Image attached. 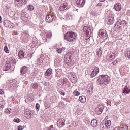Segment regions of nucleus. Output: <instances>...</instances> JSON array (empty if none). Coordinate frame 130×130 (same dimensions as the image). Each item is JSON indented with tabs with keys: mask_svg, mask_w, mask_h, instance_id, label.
<instances>
[{
	"mask_svg": "<svg viewBox=\"0 0 130 130\" xmlns=\"http://www.w3.org/2000/svg\"><path fill=\"white\" fill-rule=\"evenodd\" d=\"M87 126H84L83 127V130H87Z\"/></svg>",
	"mask_w": 130,
	"mask_h": 130,
	"instance_id": "obj_57",
	"label": "nucleus"
},
{
	"mask_svg": "<svg viewBox=\"0 0 130 130\" xmlns=\"http://www.w3.org/2000/svg\"><path fill=\"white\" fill-rule=\"evenodd\" d=\"M113 130H120V128L116 127Z\"/></svg>",
	"mask_w": 130,
	"mask_h": 130,
	"instance_id": "obj_54",
	"label": "nucleus"
},
{
	"mask_svg": "<svg viewBox=\"0 0 130 130\" xmlns=\"http://www.w3.org/2000/svg\"><path fill=\"white\" fill-rule=\"evenodd\" d=\"M126 55H127L128 58H130V51H128L127 52H126Z\"/></svg>",
	"mask_w": 130,
	"mask_h": 130,
	"instance_id": "obj_41",
	"label": "nucleus"
},
{
	"mask_svg": "<svg viewBox=\"0 0 130 130\" xmlns=\"http://www.w3.org/2000/svg\"><path fill=\"white\" fill-rule=\"evenodd\" d=\"M12 61L13 63H15V64H16V60L15 59H12Z\"/></svg>",
	"mask_w": 130,
	"mask_h": 130,
	"instance_id": "obj_55",
	"label": "nucleus"
},
{
	"mask_svg": "<svg viewBox=\"0 0 130 130\" xmlns=\"http://www.w3.org/2000/svg\"><path fill=\"white\" fill-rule=\"evenodd\" d=\"M79 101L82 102V96H80L79 98Z\"/></svg>",
	"mask_w": 130,
	"mask_h": 130,
	"instance_id": "obj_56",
	"label": "nucleus"
},
{
	"mask_svg": "<svg viewBox=\"0 0 130 130\" xmlns=\"http://www.w3.org/2000/svg\"><path fill=\"white\" fill-rule=\"evenodd\" d=\"M114 9L117 12H119L121 10V4L120 3H117L114 5Z\"/></svg>",
	"mask_w": 130,
	"mask_h": 130,
	"instance_id": "obj_17",
	"label": "nucleus"
},
{
	"mask_svg": "<svg viewBox=\"0 0 130 130\" xmlns=\"http://www.w3.org/2000/svg\"><path fill=\"white\" fill-rule=\"evenodd\" d=\"M68 8H69L68 3H64L59 7V10L61 12H63V11L67 10Z\"/></svg>",
	"mask_w": 130,
	"mask_h": 130,
	"instance_id": "obj_11",
	"label": "nucleus"
},
{
	"mask_svg": "<svg viewBox=\"0 0 130 130\" xmlns=\"http://www.w3.org/2000/svg\"><path fill=\"white\" fill-rule=\"evenodd\" d=\"M45 109H48V108H50V106H49V104L48 103L46 102L45 103Z\"/></svg>",
	"mask_w": 130,
	"mask_h": 130,
	"instance_id": "obj_35",
	"label": "nucleus"
},
{
	"mask_svg": "<svg viewBox=\"0 0 130 130\" xmlns=\"http://www.w3.org/2000/svg\"><path fill=\"white\" fill-rule=\"evenodd\" d=\"M99 35L101 37V38L104 39V40H105V39H106L107 37H108V35L106 32V30H105L104 29H100L99 31Z\"/></svg>",
	"mask_w": 130,
	"mask_h": 130,
	"instance_id": "obj_5",
	"label": "nucleus"
},
{
	"mask_svg": "<svg viewBox=\"0 0 130 130\" xmlns=\"http://www.w3.org/2000/svg\"><path fill=\"white\" fill-rule=\"evenodd\" d=\"M122 130H128V126L125 125L122 128Z\"/></svg>",
	"mask_w": 130,
	"mask_h": 130,
	"instance_id": "obj_39",
	"label": "nucleus"
},
{
	"mask_svg": "<svg viewBox=\"0 0 130 130\" xmlns=\"http://www.w3.org/2000/svg\"><path fill=\"white\" fill-rule=\"evenodd\" d=\"M4 25L6 28H13L14 24L9 20H6L4 21Z\"/></svg>",
	"mask_w": 130,
	"mask_h": 130,
	"instance_id": "obj_9",
	"label": "nucleus"
},
{
	"mask_svg": "<svg viewBox=\"0 0 130 130\" xmlns=\"http://www.w3.org/2000/svg\"><path fill=\"white\" fill-rule=\"evenodd\" d=\"M25 83L26 84H28V82L25 81Z\"/></svg>",
	"mask_w": 130,
	"mask_h": 130,
	"instance_id": "obj_64",
	"label": "nucleus"
},
{
	"mask_svg": "<svg viewBox=\"0 0 130 130\" xmlns=\"http://www.w3.org/2000/svg\"><path fill=\"white\" fill-rule=\"evenodd\" d=\"M51 74H52V70L51 69H48L45 74V76H47V77H49V76H50V75H51Z\"/></svg>",
	"mask_w": 130,
	"mask_h": 130,
	"instance_id": "obj_23",
	"label": "nucleus"
},
{
	"mask_svg": "<svg viewBox=\"0 0 130 130\" xmlns=\"http://www.w3.org/2000/svg\"><path fill=\"white\" fill-rule=\"evenodd\" d=\"M5 113H9V114H10V113H11V112H12V109H6L5 110Z\"/></svg>",
	"mask_w": 130,
	"mask_h": 130,
	"instance_id": "obj_32",
	"label": "nucleus"
},
{
	"mask_svg": "<svg viewBox=\"0 0 130 130\" xmlns=\"http://www.w3.org/2000/svg\"><path fill=\"white\" fill-rule=\"evenodd\" d=\"M16 1L17 4L18 6H22V5H24L26 4V0H15Z\"/></svg>",
	"mask_w": 130,
	"mask_h": 130,
	"instance_id": "obj_21",
	"label": "nucleus"
},
{
	"mask_svg": "<svg viewBox=\"0 0 130 130\" xmlns=\"http://www.w3.org/2000/svg\"><path fill=\"white\" fill-rule=\"evenodd\" d=\"M90 34H91V28L88 26H84L83 27V35L85 40H89L90 39Z\"/></svg>",
	"mask_w": 130,
	"mask_h": 130,
	"instance_id": "obj_3",
	"label": "nucleus"
},
{
	"mask_svg": "<svg viewBox=\"0 0 130 130\" xmlns=\"http://www.w3.org/2000/svg\"><path fill=\"white\" fill-rule=\"evenodd\" d=\"M34 74L35 76H36V75H37L38 74V71L37 70H35L34 72Z\"/></svg>",
	"mask_w": 130,
	"mask_h": 130,
	"instance_id": "obj_49",
	"label": "nucleus"
},
{
	"mask_svg": "<svg viewBox=\"0 0 130 130\" xmlns=\"http://www.w3.org/2000/svg\"><path fill=\"white\" fill-rule=\"evenodd\" d=\"M4 94V90L0 89V95H3Z\"/></svg>",
	"mask_w": 130,
	"mask_h": 130,
	"instance_id": "obj_52",
	"label": "nucleus"
},
{
	"mask_svg": "<svg viewBox=\"0 0 130 130\" xmlns=\"http://www.w3.org/2000/svg\"><path fill=\"white\" fill-rule=\"evenodd\" d=\"M130 93V88L128 86H125V87L123 89L122 95L127 94Z\"/></svg>",
	"mask_w": 130,
	"mask_h": 130,
	"instance_id": "obj_16",
	"label": "nucleus"
},
{
	"mask_svg": "<svg viewBox=\"0 0 130 130\" xmlns=\"http://www.w3.org/2000/svg\"><path fill=\"white\" fill-rule=\"evenodd\" d=\"M107 105H110V104H111V101H110V100L107 101Z\"/></svg>",
	"mask_w": 130,
	"mask_h": 130,
	"instance_id": "obj_50",
	"label": "nucleus"
},
{
	"mask_svg": "<svg viewBox=\"0 0 130 130\" xmlns=\"http://www.w3.org/2000/svg\"><path fill=\"white\" fill-rule=\"evenodd\" d=\"M68 78L70 79L72 83H76L77 82V77L74 73H70L68 75Z\"/></svg>",
	"mask_w": 130,
	"mask_h": 130,
	"instance_id": "obj_6",
	"label": "nucleus"
},
{
	"mask_svg": "<svg viewBox=\"0 0 130 130\" xmlns=\"http://www.w3.org/2000/svg\"><path fill=\"white\" fill-rule=\"evenodd\" d=\"M56 100V98H55V96L52 97L51 99H50V101L51 102H55Z\"/></svg>",
	"mask_w": 130,
	"mask_h": 130,
	"instance_id": "obj_40",
	"label": "nucleus"
},
{
	"mask_svg": "<svg viewBox=\"0 0 130 130\" xmlns=\"http://www.w3.org/2000/svg\"><path fill=\"white\" fill-rule=\"evenodd\" d=\"M82 103H85L86 101H87V99H86V96H82Z\"/></svg>",
	"mask_w": 130,
	"mask_h": 130,
	"instance_id": "obj_36",
	"label": "nucleus"
},
{
	"mask_svg": "<svg viewBox=\"0 0 130 130\" xmlns=\"http://www.w3.org/2000/svg\"><path fill=\"white\" fill-rule=\"evenodd\" d=\"M65 122H66V121L64 119L62 118L58 120L57 122V125L59 127H62V126L64 125Z\"/></svg>",
	"mask_w": 130,
	"mask_h": 130,
	"instance_id": "obj_12",
	"label": "nucleus"
},
{
	"mask_svg": "<svg viewBox=\"0 0 130 130\" xmlns=\"http://www.w3.org/2000/svg\"><path fill=\"white\" fill-rule=\"evenodd\" d=\"M24 116L27 118V119H30L32 118V113H31V111L29 110H26L24 112Z\"/></svg>",
	"mask_w": 130,
	"mask_h": 130,
	"instance_id": "obj_10",
	"label": "nucleus"
},
{
	"mask_svg": "<svg viewBox=\"0 0 130 130\" xmlns=\"http://www.w3.org/2000/svg\"><path fill=\"white\" fill-rule=\"evenodd\" d=\"M57 52H58V53H61V52H62V50L60 48H58L57 49Z\"/></svg>",
	"mask_w": 130,
	"mask_h": 130,
	"instance_id": "obj_42",
	"label": "nucleus"
},
{
	"mask_svg": "<svg viewBox=\"0 0 130 130\" xmlns=\"http://www.w3.org/2000/svg\"><path fill=\"white\" fill-rule=\"evenodd\" d=\"M105 0H100V2H104Z\"/></svg>",
	"mask_w": 130,
	"mask_h": 130,
	"instance_id": "obj_62",
	"label": "nucleus"
},
{
	"mask_svg": "<svg viewBox=\"0 0 130 130\" xmlns=\"http://www.w3.org/2000/svg\"><path fill=\"white\" fill-rule=\"evenodd\" d=\"M64 58V61L66 63L68 64V66L73 65V62H74V60L72 59V56L71 55H69V54H66Z\"/></svg>",
	"mask_w": 130,
	"mask_h": 130,
	"instance_id": "obj_4",
	"label": "nucleus"
},
{
	"mask_svg": "<svg viewBox=\"0 0 130 130\" xmlns=\"http://www.w3.org/2000/svg\"><path fill=\"white\" fill-rule=\"evenodd\" d=\"M66 94V92L63 91H61L60 92V95H62V96H64Z\"/></svg>",
	"mask_w": 130,
	"mask_h": 130,
	"instance_id": "obj_48",
	"label": "nucleus"
},
{
	"mask_svg": "<svg viewBox=\"0 0 130 130\" xmlns=\"http://www.w3.org/2000/svg\"><path fill=\"white\" fill-rule=\"evenodd\" d=\"M97 55H98L99 57H101V55H102V51H101V49H99L97 51Z\"/></svg>",
	"mask_w": 130,
	"mask_h": 130,
	"instance_id": "obj_28",
	"label": "nucleus"
},
{
	"mask_svg": "<svg viewBox=\"0 0 130 130\" xmlns=\"http://www.w3.org/2000/svg\"><path fill=\"white\" fill-rule=\"evenodd\" d=\"M43 59H44V56L41 55L39 59H38V60H37V64H38L39 66H40V64L42 63V62L43 61Z\"/></svg>",
	"mask_w": 130,
	"mask_h": 130,
	"instance_id": "obj_19",
	"label": "nucleus"
},
{
	"mask_svg": "<svg viewBox=\"0 0 130 130\" xmlns=\"http://www.w3.org/2000/svg\"><path fill=\"white\" fill-rule=\"evenodd\" d=\"M86 3V1L83 0L82 4H85Z\"/></svg>",
	"mask_w": 130,
	"mask_h": 130,
	"instance_id": "obj_61",
	"label": "nucleus"
},
{
	"mask_svg": "<svg viewBox=\"0 0 130 130\" xmlns=\"http://www.w3.org/2000/svg\"><path fill=\"white\" fill-rule=\"evenodd\" d=\"M3 22V19H2V16H0V23H2Z\"/></svg>",
	"mask_w": 130,
	"mask_h": 130,
	"instance_id": "obj_58",
	"label": "nucleus"
},
{
	"mask_svg": "<svg viewBox=\"0 0 130 130\" xmlns=\"http://www.w3.org/2000/svg\"><path fill=\"white\" fill-rule=\"evenodd\" d=\"M40 107V106L39 104H38V103L36 104V108L37 109H38V110H39V108Z\"/></svg>",
	"mask_w": 130,
	"mask_h": 130,
	"instance_id": "obj_46",
	"label": "nucleus"
},
{
	"mask_svg": "<svg viewBox=\"0 0 130 130\" xmlns=\"http://www.w3.org/2000/svg\"><path fill=\"white\" fill-rule=\"evenodd\" d=\"M28 72V67L26 66H23L20 70V74L21 75H25L26 73Z\"/></svg>",
	"mask_w": 130,
	"mask_h": 130,
	"instance_id": "obj_15",
	"label": "nucleus"
},
{
	"mask_svg": "<svg viewBox=\"0 0 130 130\" xmlns=\"http://www.w3.org/2000/svg\"><path fill=\"white\" fill-rule=\"evenodd\" d=\"M76 4L78 6H80V7L82 6V2H81V0H77L76 1Z\"/></svg>",
	"mask_w": 130,
	"mask_h": 130,
	"instance_id": "obj_38",
	"label": "nucleus"
},
{
	"mask_svg": "<svg viewBox=\"0 0 130 130\" xmlns=\"http://www.w3.org/2000/svg\"><path fill=\"white\" fill-rule=\"evenodd\" d=\"M87 90H88V92H90V93L93 92V84L92 83L88 84L87 86Z\"/></svg>",
	"mask_w": 130,
	"mask_h": 130,
	"instance_id": "obj_18",
	"label": "nucleus"
},
{
	"mask_svg": "<svg viewBox=\"0 0 130 130\" xmlns=\"http://www.w3.org/2000/svg\"><path fill=\"white\" fill-rule=\"evenodd\" d=\"M4 50L6 53H10V50H9V48H8V46L7 45L5 46Z\"/></svg>",
	"mask_w": 130,
	"mask_h": 130,
	"instance_id": "obj_29",
	"label": "nucleus"
},
{
	"mask_svg": "<svg viewBox=\"0 0 130 130\" xmlns=\"http://www.w3.org/2000/svg\"><path fill=\"white\" fill-rule=\"evenodd\" d=\"M97 82L101 85L103 84L108 85L110 82V78L107 75H100L97 80Z\"/></svg>",
	"mask_w": 130,
	"mask_h": 130,
	"instance_id": "obj_1",
	"label": "nucleus"
},
{
	"mask_svg": "<svg viewBox=\"0 0 130 130\" xmlns=\"http://www.w3.org/2000/svg\"><path fill=\"white\" fill-rule=\"evenodd\" d=\"M44 86L46 87V88H49V86H50V83L48 82H46L44 83Z\"/></svg>",
	"mask_w": 130,
	"mask_h": 130,
	"instance_id": "obj_31",
	"label": "nucleus"
},
{
	"mask_svg": "<svg viewBox=\"0 0 130 130\" xmlns=\"http://www.w3.org/2000/svg\"><path fill=\"white\" fill-rule=\"evenodd\" d=\"M53 18L54 17L51 14H48L46 17V22H47V23H51V22L53 21Z\"/></svg>",
	"mask_w": 130,
	"mask_h": 130,
	"instance_id": "obj_13",
	"label": "nucleus"
},
{
	"mask_svg": "<svg viewBox=\"0 0 130 130\" xmlns=\"http://www.w3.org/2000/svg\"><path fill=\"white\" fill-rule=\"evenodd\" d=\"M27 100L29 102H32L34 100V96L32 94H29L27 97Z\"/></svg>",
	"mask_w": 130,
	"mask_h": 130,
	"instance_id": "obj_26",
	"label": "nucleus"
},
{
	"mask_svg": "<svg viewBox=\"0 0 130 130\" xmlns=\"http://www.w3.org/2000/svg\"><path fill=\"white\" fill-rule=\"evenodd\" d=\"M73 95H74V96H79L80 95V92L75 90L73 92Z\"/></svg>",
	"mask_w": 130,
	"mask_h": 130,
	"instance_id": "obj_37",
	"label": "nucleus"
},
{
	"mask_svg": "<svg viewBox=\"0 0 130 130\" xmlns=\"http://www.w3.org/2000/svg\"><path fill=\"white\" fill-rule=\"evenodd\" d=\"M98 124V121L96 119H93L91 122V125L93 127H96Z\"/></svg>",
	"mask_w": 130,
	"mask_h": 130,
	"instance_id": "obj_22",
	"label": "nucleus"
},
{
	"mask_svg": "<svg viewBox=\"0 0 130 130\" xmlns=\"http://www.w3.org/2000/svg\"><path fill=\"white\" fill-rule=\"evenodd\" d=\"M9 86L11 89H12V90H14L18 88V86H19V84L17 82H14L13 80H10Z\"/></svg>",
	"mask_w": 130,
	"mask_h": 130,
	"instance_id": "obj_8",
	"label": "nucleus"
},
{
	"mask_svg": "<svg viewBox=\"0 0 130 130\" xmlns=\"http://www.w3.org/2000/svg\"><path fill=\"white\" fill-rule=\"evenodd\" d=\"M98 73H99V68L95 67L91 73V78H94V77H95V76H96V75H97Z\"/></svg>",
	"mask_w": 130,
	"mask_h": 130,
	"instance_id": "obj_14",
	"label": "nucleus"
},
{
	"mask_svg": "<svg viewBox=\"0 0 130 130\" xmlns=\"http://www.w3.org/2000/svg\"><path fill=\"white\" fill-rule=\"evenodd\" d=\"M117 64V60H115L113 62V64H114V66H116Z\"/></svg>",
	"mask_w": 130,
	"mask_h": 130,
	"instance_id": "obj_51",
	"label": "nucleus"
},
{
	"mask_svg": "<svg viewBox=\"0 0 130 130\" xmlns=\"http://www.w3.org/2000/svg\"><path fill=\"white\" fill-rule=\"evenodd\" d=\"M24 129V126H19L18 127V130H23Z\"/></svg>",
	"mask_w": 130,
	"mask_h": 130,
	"instance_id": "obj_44",
	"label": "nucleus"
},
{
	"mask_svg": "<svg viewBox=\"0 0 130 130\" xmlns=\"http://www.w3.org/2000/svg\"><path fill=\"white\" fill-rule=\"evenodd\" d=\"M27 9H28L29 11H33L34 10V7H33V5H29L27 6Z\"/></svg>",
	"mask_w": 130,
	"mask_h": 130,
	"instance_id": "obj_30",
	"label": "nucleus"
},
{
	"mask_svg": "<svg viewBox=\"0 0 130 130\" xmlns=\"http://www.w3.org/2000/svg\"><path fill=\"white\" fill-rule=\"evenodd\" d=\"M18 56L19 58H22V57H24V56H25V54L24 53V52L22 50H20L19 52Z\"/></svg>",
	"mask_w": 130,
	"mask_h": 130,
	"instance_id": "obj_25",
	"label": "nucleus"
},
{
	"mask_svg": "<svg viewBox=\"0 0 130 130\" xmlns=\"http://www.w3.org/2000/svg\"><path fill=\"white\" fill-rule=\"evenodd\" d=\"M2 103L3 102H0V110H2V109H3V107L4 106V105Z\"/></svg>",
	"mask_w": 130,
	"mask_h": 130,
	"instance_id": "obj_45",
	"label": "nucleus"
},
{
	"mask_svg": "<svg viewBox=\"0 0 130 130\" xmlns=\"http://www.w3.org/2000/svg\"><path fill=\"white\" fill-rule=\"evenodd\" d=\"M61 75L59 74V73L58 72H57L56 74V77H59V78H60V76Z\"/></svg>",
	"mask_w": 130,
	"mask_h": 130,
	"instance_id": "obj_47",
	"label": "nucleus"
},
{
	"mask_svg": "<svg viewBox=\"0 0 130 130\" xmlns=\"http://www.w3.org/2000/svg\"><path fill=\"white\" fill-rule=\"evenodd\" d=\"M11 68V63L10 61H7L5 66V71H8Z\"/></svg>",
	"mask_w": 130,
	"mask_h": 130,
	"instance_id": "obj_20",
	"label": "nucleus"
},
{
	"mask_svg": "<svg viewBox=\"0 0 130 130\" xmlns=\"http://www.w3.org/2000/svg\"><path fill=\"white\" fill-rule=\"evenodd\" d=\"M105 125L107 126V128L109 129V128H110V125H111V121L108 120L106 121Z\"/></svg>",
	"mask_w": 130,
	"mask_h": 130,
	"instance_id": "obj_24",
	"label": "nucleus"
},
{
	"mask_svg": "<svg viewBox=\"0 0 130 130\" xmlns=\"http://www.w3.org/2000/svg\"><path fill=\"white\" fill-rule=\"evenodd\" d=\"M76 38L77 34L73 31L68 32L64 36L65 39L70 42H73L74 40H76Z\"/></svg>",
	"mask_w": 130,
	"mask_h": 130,
	"instance_id": "obj_2",
	"label": "nucleus"
},
{
	"mask_svg": "<svg viewBox=\"0 0 130 130\" xmlns=\"http://www.w3.org/2000/svg\"><path fill=\"white\" fill-rule=\"evenodd\" d=\"M48 130H55V129H54L53 126L51 125L48 128Z\"/></svg>",
	"mask_w": 130,
	"mask_h": 130,
	"instance_id": "obj_43",
	"label": "nucleus"
},
{
	"mask_svg": "<svg viewBox=\"0 0 130 130\" xmlns=\"http://www.w3.org/2000/svg\"><path fill=\"white\" fill-rule=\"evenodd\" d=\"M122 23H123L124 24H126V21L123 20V21H122Z\"/></svg>",
	"mask_w": 130,
	"mask_h": 130,
	"instance_id": "obj_59",
	"label": "nucleus"
},
{
	"mask_svg": "<svg viewBox=\"0 0 130 130\" xmlns=\"http://www.w3.org/2000/svg\"><path fill=\"white\" fill-rule=\"evenodd\" d=\"M14 34H15V35H18V32L15 31Z\"/></svg>",
	"mask_w": 130,
	"mask_h": 130,
	"instance_id": "obj_60",
	"label": "nucleus"
},
{
	"mask_svg": "<svg viewBox=\"0 0 130 130\" xmlns=\"http://www.w3.org/2000/svg\"><path fill=\"white\" fill-rule=\"evenodd\" d=\"M103 109H104V106L101 104L95 109V112H96L98 114H101V113H102V111H103Z\"/></svg>",
	"mask_w": 130,
	"mask_h": 130,
	"instance_id": "obj_7",
	"label": "nucleus"
},
{
	"mask_svg": "<svg viewBox=\"0 0 130 130\" xmlns=\"http://www.w3.org/2000/svg\"><path fill=\"white\" fill-rule=\"evenodd\" d=\"M32 89H34V90H36V89H37V88H38V84L33 83L32 84Z\"/></svg>",
	"mask_w": 130,
	"mask_h": 130,
	"instance_id": "obj_27",
	"label": "nucleus"
},
{
	"mask_svg": "<svg viewBox=\"0 0 130 130\" xmlns=\"http://www.w3.org/2000/svg\"><path fill=\"white\" fill-rule=\"evenodd\" d=\"M117 32H119V31H120V26H117Z\"/></svg>",
	"mask_w": 130,
	"mask_h": 130,
	"instance_id": "obj_53",
	"label": "nucleus"
},
{
	"mask_svg": "<svg viewBox=\"0 0 130 130\" xmlns=\"http://www.w3.org/2000/svg\"><path fill=\"white\" fill-rule=\"evenodd\" d=\"M11 13H15V11H11Z\"/></svg>",
	"mask_w": 130,
	"mask_h": 130,
	"instance_id": "obj_63",
	"label": "nucleus"
},
{
	"mask_svg": "<svg viewBox=\"0 0 130 130\" xmlns=\"http://www.w3.org/2000/svg\"><path fill=\"white\" fill-rule=\"evenodd\" d=\"M116 56V55H115V53H113L110 56V58H111V59H114Z\"/></svg>",
	"mask_w": 130,
	"mask_h": 130,
	"instance_id": "obj_34",
	"label": "nucleus"
},
{
	"mask_svg": "<svg viewBox=\"0 0 130 130\" xmlns=\"http://www.w3.org/2000/svg\"><path fill=\"white\" fill-rule=\"evenodd\" d=\"M13 121L14 122H17V123H19V122H21V120L19 119L18 118H15L14 119Z\"/></svg>",
	"mask_w": 130,
	"mask_h": 130,
	"instance_id": "obj_33",
	"label": "nucleus"
}]
</instances>
